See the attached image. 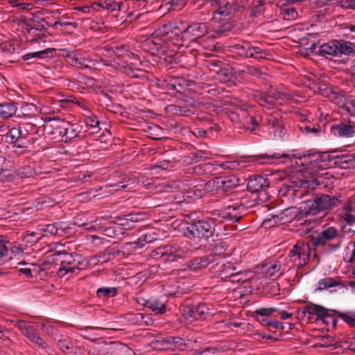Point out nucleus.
<instances>
[{
    "mask_svg": "<svg viewBox=\"0 0 355 355\" xmlns=\"http://www.w3.org/2000/svg\"><path fill=\"white\" fill-rule=\"evenodd\" d=\"M208 31L207 23H195L188 25L182 21H175L168 24L162 26L157 29L154 35L159 39L148 40L147 42L150 45L153 44L152 49L159 51H165L166 49L172 48V46H182L184 40H193L204 36Z\"/></svg>",
    "mask_w": 355,
    "mask_h": 355,
    "instance_id": "1",
    "label": "nucleus"
},
{
    "mask_svg": "<svg viewBox=\"0 0 355 355\" xmlns=\"http://www.w3.org/2000/svg\"><path fill=\"white\" fill-rule=\"evenodd\" d=\"M215 232V224L213 221L198 220L187 224L184 234L189 240L195 249L206 245L208 239Z\"/></svg>",
    "mask_w": 355,
    "mask_h": 355,
    "instance_id": "2",
    "label": "nucleus"
},
{
    "mask_svg": "<svg viewBox=\"0 0 355 355\" xmlns=\"http://www.w3.org/2000/svg\"><path fill=\"white\" fill-rule=\"evenodd\" d=\"M288 157L286 155L279 153H262L257 155L250 156L248 159H241L230 161L225 162H216L215 165L218 166L224 170H239L241 168L246 167L249 163H256L259 164H272L282 157Z\"/></svg>",
    "mask_w": 355,
    "mask_h": 355,
    "instance_id": "3",
    "label": "nucleus"
},
{
    "mask_svg": "<svg viewBox=\"0 0 355 355\" xmlns=\"http://www.w3.org/2000/svg\"><path fill=\"white\" fill-rule=\"evenodd\" d=\"M343 238L342 234L335 227H322L320 232L311 236V242L313 246L327 247L335 251L340 247Z\"/></svg>",
    "mask_w": 355,
    "mask_h": 355,
    "instance_id": "4",
    "label": "nucleus"
},
{
    "mask_svg": "<svg viewBox=\"0 0 355 355\" xmlns=\"http://www.w3.org/2000/svg\"><path fill=\"white\" fill-rule=\"evenodd\" d=\"M293 159H295V164L302 166L303 170L309 171L314 173L318 172V168H325L328 165V157L326 153L309 152L302 154H293Z\"/></svg>",
    "mask_w": 355,
    "mask_h": 355,
    "instance_id": "5",
    "label": "nucleus"
},
{
    "mask_svg": "<svg viewBox=\"0 0 355 355\" xmlns=\"http://www.w3.org/2000/svg\"><path fill=\"white\" fill-rule=\"evenodd\" d=\"M53 260L60 262V268L58 270V274L63 276L67 272H74L76 270L79 269L81 263V255L78 254L67 253L64 250H57L52 254Z\"/></svg>",
    "mask_w": 355,
    "mask_h": 355,
    "instance_id": "6",
    "label": "nucleus"
},
{
    "mask_svg": "<svg viewBox=\"0 0 355 355\" xmlns=\"http://www.w3.org/2000/svg\"><path fill=\"white\" fill-rule=\"evenodd\" d=\"M337 201L338 199L335 196L331 197L326 194L317 196L313 200H309L304 202L302 211L306 216H314L334 206Z\"/></svg>",
    "mask_w": 355,
    "mask_h": 355,
    "instance_id": "7",
    "label": "nucleus"
},
{
    "mask_svg": "<svg viewBox=\"0 0 355 355\" xmlns=\"http://www.w3.org/2000/svg\"><path fill=\"white\" fill-rule=\"evenodd\" d=\"M196 343V340H192L187 337L168 336L159 338L155 343H157L159 345V347L163 349L184 352L193 349V344Z\"/></svg>",
    "mask_w": 355,
    "mask_h": 355,
    "instance_id": "8",
    "label": "nucleus"
},
{
    "mask_svg": "<svg viewBox=\"0 0 355 355\" xmlns=\"http://www.w3.org/2000/svg\"><path fill=\"white\" fill-rule=\"evenodd\" d=\"M245 210V207L236 202L229 205L223 210L216 209L211 212L212 219L219 223L230 221L232 223L238 222L241 218L242 212Z\"/></svg>",
    "mask_w": 355,
    "mask_h": 355,
    "instance_id": "9",
    "label": "nucleus"
},
{
    "mask_svg": "<svg viewBox=\"0 0 355 355\" xmlns=\"http://www.w3.org/2000/svg\"><path fill=\"white\" fill-rule=\"evenodd\" d=\"M299 314H301L302 317L307 316L308 319H312L313 316L315 315L317 320H321L327 324L331 323L335 325L336 323L335 317L329 313L326 308L313 303H309L300 309Z\"/></svg>",
    "mask_w": 355,
    "mask_h": 355,
    "instance_id": "10",
    "label": "nucleus"
},
{
    "mask_svg": "<svg viewBox=\"0 0 355 355\" xmlns=\"http://www.w3.org/2000/svg\"><path fill=\"white\" fill-rule=\"evenodd\" d=\"M288 257L297 270L302 268L309 261V246L304 242L298 241L290 250Z\"/></svg>",
    "mask_w": 355,
    "mask_h": 355,
    "instance_id": "11",
    "label": "nucleus"
},
{
    "mask_svg": "<svg viewBox=\"0 0 355 355\" xmlns=\"http://www.w3.org/2000/svg\"><path fill=\"white\" fill-rule=\"evenodd\" d=\"M231 48L232 52L247 58L259 60L266 58L267 55L266 51L259 46H253L248 41H242L240 43L235 44Z\"/></svg>",
    "mask_w": 355,
    "mask_h": 355,
    "instance_id": "12",
    "label": "nucleus"
},
{
    "mask_svg": "<svg viewBox=\"0 0 355 355\" xmlns=\"http://www.w3.org/2000/svg\"><path fill=\"white\" fill-rule=\"evenodd\" d=\"M186 255L187 252L184 250L171 245L159 247L150 253V257L154 259H163L164 261H174L178 258H184Z\"/></svg>",
    "mask_w": 355,
    "mask_h": 355,
    "instance_id": "13",
    "label": "nucleus"
},
{
    "mask_svg": "<svg viewBox=\"0 0 355 355\" xmlns=\"http://www.w3.org/2000/svg\"><path fill=\"white\" fill-rule=\"evenodd\" d=\"M269 187V182L266 178L260 175L250 176L248 178L247 189L252 193H259V198L261 202L266 200L268 196L266 190Z\"/></svg>",
    "mask_w": 355,
    "mask_h": 355,
    "instance_id": "14",
    "label": "nucleus"
},
{
    "mask_svg": "<svg viewBox=\"0 0 355 355\" xmlns=\"http://www.w3.org/2000/svg\"><path fill=\"white\" fill-rule=\"evenodd\" d=\"M330 100L338 107L343 108L352 115H355V105L349 98L345 92L340 89H330L327 92Z\"/></svg>",
    "mask_w": 355,
    "mask_h": 355,
    "instance_id": "15",
    "label": "nucleus"
},
{
    "mask_svg": "<svg viewBox=\"0 0 355 355\" xmlns=\"http://www.w3.org/2000/svg\"><path fill=\"white\" fill-rule=\"evenodd\" d=\"M128 349L127 345L121 343H110L98 349L89 351L87 355H125Z\"/></svg>",
    "mask_w": 355,
    "mask_h": 355,
    "instance_id": "16",
    "label": "nucleus"
},
{
    "mask_svg": "<svg viewBox=\"0 0 355 355\" xmlns=\"http://www.w3.org/2000/svg\"><path fill=\"white\" fill-rule=\"evenodd\" d=\"M299 214V210L295 207H288L277 214L272 215L271 218L266 219L263 221V224L267 225L268 223H273L271 225L277 224H284L291 222Z\"/></svg>",
    "mask_w": 355,
    "mask_h": 355,
    "instance_id": "17",
    "label": "nucleus"
},
{
    "mask_svg": "<svg viewBox=\"0 0 355 355\" xmlns=\"http://www.w3.org/2000/svg\"><path fill=\"white\" fill-rule=\"evenodd\" d=\"M236 268V266L230 262L219 261L212 266L211 270L215 276L226 280L230 275H232Z\"/></svg>",
    "mask_w": 355,
    "mask_h": 355,
    "instance_id": "18",
    "label": "nucleus"
},
{
    "mask_svg": "<svg viewBox=\"0 0 355 355\" xmlns=\"http://www.w3.org/2000/svg\"><path fill=\"white\" fill-rule=\"evenodd\" d=\"M216 314V310L211 304L199 303L195 306L194 320H205L212 318Z\"/></svg>",
    "mask_w": 355,
    "mask_h": 355,
    "instance_id": "19",
    "label": "nucleus"
},
{
    "mask_svg": "<svg viewBox=\"0 0 355 355\" xmlns=\"http://www.w3.org/2000/svg\"><path fill=\"white\" fill-rule=\"evenodd\" d=\"M332 133L338 137L346 138L355 137V125L350 123H340L331 128Z\"/></svg>",
    "mask_w": 355,
    "mask_h": 355,
    "instance_id": "20",
    "label": "nucleus"
},
{
    "mask_svg": "<svg viewBox=\"0 0 355 355\" xmlns=\"http://www.w3.org/2000/svg\"><path fill=\"white\" fill-rule=\"evenodd\" d=\"M337 51L336 40H332L320 45L317 54L327 59L332 60L334 58L338 57Z\"/></svg>",
    "mask_w": 355,
    "mask_h": 355,
    "instance_id": "21",
    "label": "nucleus"
},
{
    "mask_svg": "<svg viewBox=\"0 0 355 355\" xmlns=\"http://www.w3.org/2000/svg\"><path fill=\"white\" fill-rule=\"evenodd\" d=\"M213 262L211 256L197 257L187 262V268L191 271H197L207 267Z\"/></svg>",
    "mask_w": 355,
    "mask_h": 355,
    "instance_id": "22",
    "label": "nucleus"
},
{
    "mask_svg": "<svg viewBox=\"0 0 355 355\" xmlns=\"http://www.w3.org/2000/svg\"><path fill=\"white\" fill-rule=\"evenodd\" d=\"M222 62L219 60H214L210 62L212 67L211 70L216 71L217 79L221 83H227L232 78V73L227 69H222L220 67Z\"/></svg>",
    "mask_w": 355,
    "mask_h": 355,
    "instance_id": "23",
    "label": "nucleus"
},
{
    "mask_svg": "<svg viewBox=\"0 0 355 355\" xmlns=\"http://www.w3.org/2000/svg\"><path fill=\"white\" fill-rule=\"evenodd\" d=\"M82 128L80 126L68 123L67 127L63 128V131H60V135L65 142L71 141L80 136Z\"/></svg>",
    "mask_w": 355,
    "mask_h": 355,
    "instance_id": "24",
    "label": "nucleus"
},
{
    "mask_svg": "<svg viewBox=\"0 0 355 355\" xmlns=\"http://www.w3.org/2000/svg\"><path fill=\"white\" fill-rule=\"evenodd\" d=\"M119 70L124 74L135 78H139L144 76L145 71L135 67L132 64H128L127 62H123L119 64Z\"/></svg>",
    "mask_w": 355,
    "mask_h": 355,
    "instance_id": "25",
    "label": "nucleus"
},
{
    "mask_svg": "<svg viewBox=\"0 0 355 355\" xmlns=\"http://www.w3.org/2000/svg\"><path fill=\"white\" fill-rule=\"evenodd\" d=\"M218 189L223 192H229L239 185V179L236 176L225 177L218 180Z\"/></svg>",
    "mask_w": 355,
    "mask_h": 355,
    "instance_id": "26",
    "label": "nucleus"
},
{
    "mask_svg": "<svg viewBox=\"0 0 355 355\" xmlns=\"http://www.w3.org/2000/svg\"><path fill=\"white\" fill-rule=\"evenodd\" d=\"M67 58H68L69 63L73 67L80 69L90 68L89 64L91 61L80 54H67Z\"/></svg>",
    "mask_w": 355,
    "mask_h": 355,
    "instance_id": "27",
    "label": "nucleus"
},
{
    "mask_svg": "<svg viewBox=\"0 0 355 355\" xmlns=\"http://www.w3.org/2000/svg\"><path fill=\"white\" fill-rule=\"evenodd\" d=\"M343 210L346 211L345 221L348 225L355 224V215L351 214L355 212V194L349 198L343 206Z\"/></svg>",
    "mask_w": 355,
    "mask_h": 355,
    "instance_id": "28",
    "label": "nucleus"
},
{
    "mask_svg": "<svg viewBox=\"0 0 355 355\" xmlns=\"http://www.w3.org/2000/svg\"><path fill=\"white\" fill-rule=\"evenodd\" d=\"M338 57L342 55H352L355 54V44L345 40H336Z\"/></svg>",
    "mask_w": 355,
    "mask_h": 355,
    "instance_id": "29",
    "label": "nucleus"
},
{
    "mask_svg": "<svg viewBox=\"0 0 355 355\" xmlns=\"http://www.w3.org/2000/svg\"><path fill=\"white\" fill-rule=\"evenodd\" d=\"M242 123L241 124L246 130L253 132L259 128V121L257 119L250 114H248L245 112L241 110Z\"/></svg>",
    "mask_w": 355,
    "mask_h": 355,
    "instance_id": "30",
    "label": "nucleus"
},
{
    "mask_svg": "<svg viewBox=\"0 0 355 355\" xmlns=\"http://www.w3.org/2000/svg\"><path fill=\"white\" fill-rule=\"evenodd\" d=\"M26 37L27 41L31 43L37 42L39 41L45 42L46 35L37 31V28L27 24H26Z\"/></svg>",
    "mask_w": 355,
    "mask_h": 355,
    "instance_id": "31",
    "label": "nucleus"
},
{
    "mask_svg": "<svg viewBox=\"0 0 355 355\" xmlns=\"http://www.w3.org/2000/svg\"><path fill=\"white\" fill-rule=\"evenodd\" d=\"M266 123L274 129V135L282 137L285 134V128L282 122L274 116H269L266 119Z\"/></svg>",
    "mask_w": 355,
    "mask_h": 355,
    "instance_id": "32",
    "label": "nucleus"
},
{
    "mask_svg": "<svg viewBox=\"0 0 355 355\" xmlns=\"http://www.w3.org/2000/svg\"><path fill=\"white\" fill-rule=\"evenodd\" d=\"M17 109V107L13 102L8 101L0 103V116L8 119L16 113Z\"/></svg>",
    "mask_w": 355,
    "mask_h": 355,
    "instance_id": "33",
    "label": "nucleus"
},
{
    "mask_svg": "<svg viewBox=\"0 0 355 355\" xmlns=\"http://www.w3.org/2000/svg\"><path fill=\"white\" fill-rule=\"evenodd\" d=\"M40 230L45 235H57L60 234V232H63L64 227H62V223H54L52 224L42 225Z\"/></svg>",
    "mask_w": 355,
    "mask_h": 355,
    "instance_id": "34",
    "label": "nucleus"
},
{
    "mask_svg": "<svg viewBox=\"0 0 355 355\" xmlns=\"http://www.w3.org/2000/svg\"><path fill=\"white\" fill-rule=\"evenodd\" d=\"M54 49L48 48L43 51L28 53L22 56L24 60H28L32 58L43 59L45 58L52 57Z\"/></svg>",
    "mask_w": 355,
    "mask_h": 355,
    "instance_id": "35",
    "label": "nucleus"
},
{
    "mask_svg": "<svg viewBox=\"0 0 355 355\" xmlns=\"http://www.w3.org/2000/svg\"><path fill=\"white\" fill-rule=\"evenodd\" d=\"M237 10H239V7L236 5L230 2H226L225 3L220 2L217 12L220 15L229 16Z\"/></svg>",
    "mask_w": 355,
    "mask_h": 355,
    "instance_id": "36",
    "label": "nucleus"
},
{
    "mask_svg": "<svg viewBox=\"0 0 355 355\" xmlns=\"http://www.w3.org/2000/svg\"><path fill=\"white\" fill-rule=\"evenodd\" d=\"M145 306L150 309L156 314H162L166 311L165 305L157 300L150 299L145 303Z\"/></svg>",
    "mask_w": 355,
    "mask_h": 355,
    "instance_id": "37",
    "label": "nucleus"
},
{
    "mask_svg": "<svg viewBox=\"0 0 355 355\" xmlns=\"http://www.w3.org/2000/svg\"><path fill=\"white\" fill-rule=\"evenodd\" d=\"M318 286L316 288L315 291H322L339 286L340 282L333 277H324L318 282Z\"/></svg>",
    "mask_w": 355,
    "mask_h": 355,
    "instance_id": "38",
    "label": "nucleus"
},
{
    "mask_svg": "<svg viewBox=\"0 0 355 355\" xmlns=\"http://www.w3.org/2000/svg\"><path fill=\"white\" fill-rule=\"evenodd\" d=\"M21 135V130L19 128H11L5 135L6 142L8 144V148H12Z\"/></svg>",
    "mask_w": 355,
    "mask_h": 355,
    "instance_id": "39",
    "label": "nucleus"
},
{
    "mask_svg": "<svg viewBox=\"0 0 355 355\" xmlns=\"http://www.w3.org/2000/svg\"><path fill=\"white\" fill-rule=\"evenodd\" d=\"M281 265L279 262L268 263L266 266V274L271 279H275L281 274L279 272Z\"/></svg>",
    "mask_w": 355,
    "mask_h": 355,
    "instance_id": "40",
    "label": "nucleus"
},
{
    "mask_svg": "<svg viewBox=\"0 0 355 355\" xmlns=\"http://www.w3.org/2000/svg\"><path fill=\"white\" fill-rule=\"evenodd\" d=\"M99 5L103 8L110 12H113L115 10H120L121 7L123 6V3L121 1H116L115 0H105Z\"/></svg>",
    "mask_w": 355,
    "mask_h": 355,
    "instance_id": "41",
    "label": "nucleus"
},
{
    "mask_svg": "<svg viewBox=\"0 0 355 355\" xmlns=\"http://www.w3.org/2000/svg\"><path fill=\"white\" fill-rule=\"evenodd\" d=\"M117 294V289L114 287H102L96 291V295L98 297L109 298Z\"/></svg>",
    "mask_w": 355,
    "mask_h": 355,
    "instance_id": "42",
    "label": "nucleus"
},
{
    "mask_svg": "<svg viewBox=\"0 0 355 355\" xmlns=\"http://www.w3.org/2000/svg\"><path fill=\"white\" fill-rule=\"evenodd\" d=\"M12 259V256H9V249L7 247V241L0 239V263H4Z\"/></svg>",
    "mask_w": 355,
    "mask_h": 355,
    "instance_id": "43",
    "label": "nucleus"
},
{
    "mask_svg": "<svg viewBox=\"0 0 355 355\" xmlns=\"http://www.w3.org/2000/svg\"><path fill=\"white\" fill-rule=\"evenodd\" d=\"M280 14L283 16L284 19L286 20L295 19L298 16L297 10L293 7L291 6L282 8L280 9Z\"/></svg>",
    "mask_w": 355,
    "mask_h": 355,
    "instance_id": "44",
    "label": "nucleus"
},
{
    "mask_svg": "<svg viewBox=\"0 0 355 355\" xmlns=\"http://www.w3.org/2000/svg\"><path fill=\"white\" fill-rule=\"evenodd\" d=\"M301 132L306 135H318L321 132V128L318 125H302L300 126Z\"/></svg>",
    "mask_w": 355,
    "mask_h": 355,
    "instance_id": "45",
    "label": "nucleus"
},
{
    "mask_svg": "<svg viewBox=\"0 0 355 355\" xmlns=\"http://www.w3.org/2000/svg\"><path fill=\"white\" fill-rule=\"evenodd\" d=\"M31 143L28 137L21 134L12 148H19L20 152H24Z\"/></svg>",
    "mask_w": 355,
    "mask_h": 355,
    "instance_id": "46",
    "label": "nucleus"
},
{
    "mask_svg": "<svg viewBox=\"0 0 355 355\" xmlns=\"http://www.w3.org/2000/svg\"><path fill=\"white\" fill-rule=\"evenodd\" d=\"M210 153L206 151L198 150L191 153L188 157L190 160L189 163L198 162L200 160H205L209 158Z\"/></svg>",
    "mask_w": 355,
    "mask_h": 355,
    "instance_id": "47",
    "label": "nucleus"
},
{
    "mask_svg": "<svg viewBox=\"0 0 355 355\" xmlns=\"http://www.w3.org/2000/svg\"><path fill=\"white\" fill-rule=\"evenodd\" d=\"M19 128L21 130V134L26 137H28L29 135L37 134L38 131V128L35 124L31 123L22 124L19 127Z\"/></svg>",
    "mask_w": 355,
    "mask_h": 355,
    "instance_id": "48",
    "label": "nucleus"
},
{
    "mask_svg": "<svg viewBox=\"0 0 355 355\" xmlns=\"http://www.w3.org/2000/svg\"><path fill=\"white\" fill-rule=\"evenodd\" d=\"M272 98H273L275 100L285 101V100H288L290 98V95L288 94H286L284 92L276 91L272 95L269 96L268 97L264 98L263 100V101L265 103H271Z\"/></svg>",
    "mask_w": 355,
    "mask_h": 355,
    "instance_id": "49",
    "label": "nucleus"
},
{
    "mask_svg": "<svg viewBox=\"0 0 355 355\" xmlns=\"http://www.w3.org/2000/svg\"><path fill=\"white\" fill-rule=\"evenodd\" d=\"M227 245L225 242L220 241L217 243L212 250V252L209 256H211V259H214V256H222L226 251Z\"/></svg>",
    "mask_w": 355,
    "mask_h": 355,
    "instance_id": "50",
    "label": "nucleus"
},
{
    "mask_svg": "<svg viewBox=\"0 0 355 355\" xmlns=\"http://www.w3.org/2000/svg\"><path fill=\"white\" fill-rule=\"evenodd\" d=\"M260 323L263 325V326H266V327H271L275 329H281V330H283L284 329V325L282 322H279L277 320H269L268 318H263L261 321H260Z\"/></svg>",
    "mask_w": 355,
    "mask_h": 355,
    "instance_id": "51",
    "label": "nucleus"
},
{
    "mask_svg": "<svg viewBox=\"0 0 355 355\" xmlns=\"http://www.w3.org/2000/svg\"><path fill=\"white\" fill-rule=\"evenodd\" d=\"M195 306L184 305L182 309V315L187 320H194Z\"/></svg>",
    "mask_w": 355,
    "mask_h": 355,
    "instance_id": "52",
    "label": "nucleus"
},
{
    "mask_svg": "<svg viewBox=\"0 0 355 355\" xmlns=\"http://www.w3.org/2000/svg\"><path fill=\"white\" fill-rule=\"evenodd\" d=\"M263 2L258 1L257 3L254 4L250 10V16L253 17H257L263 14Z\"/></svg>",
    "mask_w": 355,
    "mask_h": 355,
    "instance_id": "53",
    "label": "nucleus"
},
{
    "mask_svg": "<svg viewBox=\"0 0 355 355\" xmlns=\"http://www.w3.org/2000/svg\"><path fill=\"white\" fill-rule=\"evenodd\" d=\"M182 184L180 182L172 181L163 183V189L166 192H172L175 190L181 189V185Z\"/></svg>",
    "mask_w": 355,
    "mask_h": 355,
    "instance_id": "54",
    "label": "nucleus"
},
{
    "mask_svg": "<svg viewBox=\"0 0 355 355\" xmlns=\"http://www.w3.org/2000/svg\"><path fill=\"white\" fill-rule=\"evenodd\" d=\"M132 320L135 323L144 322L147 325H149L151 323V319L148 315L141 313H138L132 315Z\"/></svg>",
    "mask_w": 355,
    "mask_h": 355,
    "instance_id": "55",
    "label": "nucleus"
},
{
    "mask_svg": "<svg viewBox=\"0 0 355 355\" xmlns=\"http://www.w3.org/2000/svg\"><path fill=\"white\" fill-rule=\"evenodd\" d=\"M41 329L43 331H44L51 336H55L57 334V329L55 327V326L49 322L42 323L41 324Z\"/></svg>",
    "mask_w": 355,
    "mask_h": 355,
    "instance_id": "56",
    "label": "nucleus"
},
{
    "mask_svg": "<svg viewBox=\"0 0 355 355\" xmlns=\"http://www.w3.org/2000/svg\"><path fill=\"white\" fill-rule=\"evenodd\" d=\"M227 279L232 283H240L243 281V275L241 270H239L236 267V270H234L232 275H230Z\"/></svg>",
    "mask_w": 355,
    "mask_h": 355,
    "instance_id": "57",
    "label": "nucleus"
},
{
    "mask_svg": "<svg viewBox=\"0 0 355 355\" xmlns=\"http://www.w3.org/2000/svg\"><path fill=\"white\" fill-rule=\"evenodd\" d=\"M339 316L351 327H355V315L352 313H339Z\"/></svg>",
    "mask_w": 355,
    "mask_h": 355,
    "instance_id": "58",
    "label": "nucleus"
},
{
    "mask_svg": "<svg viewBox=\"0 0 355 355\" xmlns=\"http://www.w3.org/2000/svg\"><path fill=\"white\" fill-rule=\"evenodd\" d=\"M115 53L117 54L119 56L121 57H126L128 58H131L134 56V53L129 51L128 49H126L124 46H117L116 47Z\"/></svg>",
    "mask_w": 355,
    "mask_h": 355,
    "instance_id": "59",
    "label": "nucleus"
},
{
    "mask_svg": "<svg viewBox=\"0 0 355 355\" xmlns=\"http://www.w3.org/2000/svg\"><path fill=\"white\" fill-rule=\"evenodd\" d=\"M7 247L9 249V256L13 254L16 256L23 252V248L19 245H14L12 243L7 241Z\"/></svg>",
    "mask_w": 355,
    "mask_h": 355,
    "instance_id": "60",
    "label": "nucleus"
},
{
    "mask_svg": "<svg viewBox=\"0 0 355 355\" xmlns=\"http://www.w3.org/2000/svg\"><path fill=\"white\" fill-rule=\"evenodd\" d=\"M171 82H173V84L175 85V88H176L175 91L178 92H180V89H182L185 85V80L180 77H172Z\"/></svg>",
    "mask_w": 355,
    "mask_h": 355,
    "instance_id": "61",
    "label": "nucleus"
},
{
    "mask_svg": "<svg viewBox=\"0 0 355 355\" xmlns=\"http://www.w3.org/2000/svg\"><path fill=\"white\" fill-rule=\"evenodd\" d=\"M277 310L275 308L273 307H269V308H260L255 311V313L257 315H259L261 316H268L271 315L272 313L277 311Z\"/></svg>",
    "mask_w": 355,
    "mask_h": 355,
    "instance_id": "62",
    "label": "nucleus"
},
{
    "mask_svg": "<svg viewBox=\"0 0 355 355\" xmlns=\"http://www.w3.org/2000/svg\"><path fill=\"white\" fill-rule=\"evenodd\" d=\"M174 166V162H172L168 160H162L160 162H158L155 167L163 169V170H168Z\"/></svg>",
    "mask_w": 355,
    "mask_h": 355,
    "instance_id": "63",
    "label": "nucleus"
},
{
    "mask_svg": "<svg viewBox=\"0 0 355 355\" xmlns=\"http://www.w3.org/2000/svg\"><path fill=\"white\" fill-rule=\"evenodd\" d=\"M346 257L349 259V261L355 257V243H350L347 247Z\"/></svg>",
    "mask_w": 355,
    "mask_h": 355,
    "instance_id": "64",
    "label": "nucleus"
}]
</instances>
